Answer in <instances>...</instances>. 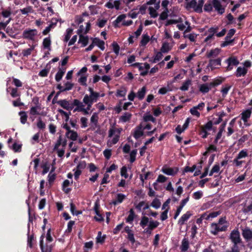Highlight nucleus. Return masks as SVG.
Instances as JSON below:
<instances>
[{
	"instance_id": "nucleus-1",
	"label": "nucleus",
	"mask_w": 252,
	"mask_h": 252,
	"mask_svg": "<svg viewBox=\"0 0 252 252\" xmlns=\"http://www.w3.org/2000/svg\"><path fill=\"white\" fill-rule=\"evenodd\" d=\"M99 97L86 94L83 99V102H81L78 99H74L73 104L76 107L74 108V111L81 112L84 115L90 114V110L93 103L96 102Z\"/></svg>"
},
{
	"instance_id": "nucleus-2",
	"label": "nucleus",
	"mask_w": 252,
	"mask_h": 252,
	"mask_svg": "<svg viewBox=\"0 0 252 252\" xmlns=\"http://www.w3.org/2000/svg\"><path fill=\"white\" fill-rule=\"evenodd\" d=\"M229 223L225 218L220 219L217 223H213L210 226V232L214 235H216L220 231H226L228 227Z\"/></svg>"
},
{
	"instance_id": "nucleus-3",
	"label": "nucleus",
	"mask_w": 252,
	"mask_h": 252,
	"mask_svg": "<svg viewBox=\"0 0 252 252\" xmlns=\"http://www.w3.org/2000/svg\"><path fill=\"white\" fill-rule=\"evenodd\" d=\"M121 131L122 128H117L114 127L110 128L109 130V137L110 139L107 143L108 147H112L118 142Z\"/></svg>"
},
{
	"instance_id": "nucleus-4",
	"label": "nucleus",
	"mask_w": 252,
	"mask_h": 252,
	"mask_svg": "<svg viewBox=\"0 0 252 252\" xmlns=\"http://www.w3.org/2000/svg\"><path fill=\"white\" fill-rule=\"evenodd\" d=\"M204 4V0H191L187 2L186 8L188 10L193 9L196 12L201 13L202 11V7Z\"/></svg>"
},
{
	"instance_id": "nucleus-5",
	"label": "nucleus",
	"mask_w": 252,
	"mask_h": 252,
	"mask_svg": "<svg viewBox=\"0 0 252 252\" xmlns=\"http://www.w3.org/2000/svg\"><path fill=\"white\" fill-rule=\"evenodd\" d=\"M37 33V31L35 29H27L23 32L22 35L25 39L33 40Z\"/></svg>"
},
{
	"instance_id": "nucleus-6",
	"label": "nucleus",
	"mask_w": 252,
	"mask_h": 252,
	"mask_svg": "<svg viewBox=\"0 0 252 252\" xmlns=\"http://www.w3.org/2000/svg\"><path fill=\"white\" fill-rule=\"evenodd\" d=\"M220 82H213L201 85L199 87V91L202 93H208L212 88L219 85Z\"/></svg>"
},
{
	"instance_id": "nucleus-7",
	"label": "nucleus",
	"mask_w": 252,
	"mask_h": 252,
	"mask_svg": "<svg viewBox=\"0 0 252 252\" xmlns=\"http://www.w3.org/2000/svg\"><path fill=\"white\" fill-rule=\"evenodd\" d=\"M230 239L233 244H239L241 242L240 233L238 229L233 230L230 235Z\"/></svg>"
},
{
	"instance_id": "nucleus-8",
	"label": "nucleus",
	"mask_w": 252,
	"mask_h": 252,
	"mask_svg": "<svg viewBox=\"0 0 252 252\" xmlns=\"http://www.w3.org/2000/svg\"><path fill=\"white\" fill-rule=\"evenodd\" d=\"M161 171L166 175L174 176L178 172V169L176 167L172 168L167 165H164L162 167Z\"/></svg>"
},
{
	"instance_id": "nucleus-9",
	"label": "nucleus",
	"mask_w": 252,
	"mask_h": 252,
	"mask_svg": "<svg viewBox=\"0 0 252 252\" xmlns=\"http://www.w3.org/2000/svg\"><path fill=\"white\" fill-rule=\"evenodd\" d=\"M226 62L228 64L226 67V69L227 70H231L233 68V66H236L239 63L237 58L234 57L228 58L227 60H226Z\"/></svg>"
},
{
	"instance_id": "nucleus-10",
	"label": "nucleus",
	"mask_w": 252,
	"mask_h": 252,
	"mask_svg": "<svg viewBox=\"0 0 252 252\" xmlns=\"http://www.w3.org/2000/svg\"><path fill=\"white\" fill-rule=\"evenodd\" d=\"M98 113L96 112L94 113L90 118V125L91 126V127L90 129L92 130H94L95 129V127H96L98 125Z\"/></svg>"
},
{
	"instance_id": "nucleus-11",
	"label": "nucleus",
	"mask_w": 252,
	"mask_h": 252,
	"mask_svg": "<svg viewBox=\"0 0 252 252\" xmlns=\"http://www.w3.org/2000/svg\"><path fill=\"white\" fill-rule=\"evenodd\" d=\"M218 28H211L206 32V34L208 35L204 40V41L207 42L214 39V34L217 32Z\"/></svg>"
},
{
	"instance_id": "nucleus-12",
	"label": "nucleus",
	"mask_w": 252,
	"mask_h": 252,
	"mask_svg": "<svg viewBox=\"0 0 252 252\" xmlns=\"http://www.w3.org/2000/svg\"><path fill=\"white\" fill-rule=\"evenodd\" d=\"M212 4L219 13L222 14L224 12V8L222 7L219 0H212Z\"/></svg>"
},
{
	"instance_id": "nucleus-13",
	"label": "nucleus",
	"mask_w": 252,
	"mask_h": 252,
	"mask_svg": "<svg viewBox=\"0 0 252 252\" xmlns=\"http://www.w3.org/2000/svg\"><path fill=\"white\" fill-rule=\"evenodd\" d=\"M221 65V59L218 58L216 59H211L208 66L210 67L212 70H213Z\"/></svg>"
},
{
	"instance_id": "nucleus-14",
	"label": "nucleus",
	"mask_w": 252,
	"mask_h": 252,
	"mask_svg": "<svg viewBox=\"0 0 252 252\" xmlns=\"http://www.w3.org/2000/svg\"><path fill=\"white\" fill-rule=\"evenodd\" d=\"M90 29V24L89 22L85 23V26L81 25L77 31V33L79 34H86Z\"/></svg>"
},
{
	"instance_id": "nucleus-15",
	"label": "nucleus",
	"mask_w": 252,
	"mask_h": 252,
	"mask_svg": "<svg viewBox=\"0 0 252 252\" xmlns=\"http://www.w3.org/2000/svg\"><path fill=\"white\" fill-rule=\"evenodd\" d=\"M242 235L247 241L251 240L252 239V230L246 227L242 230Z\"/></svg>"
},
{
	"instance_id": "nucleus-16",
	"label": "nucleus",
	"mask_w": 252,
	"mask_h": 252,
	"mask_svg": "<svg viewBox=\"0 0 252 252\" xmlns=\"http://www.w3.org/2000/svg\"><path fill=\"white\" fill-rule=\"evenodd\" d=\"M98 209H99V205L97 202H95L94 209V211L96 214V216H94V219L96 221H102L103 220V218L102 217L101 215L99 213Z\"/></svg>"
},
{
	"instance_id": "nucleus-17",
	"label": "nucleus",
	"mask_w": 252,
	"mask_h": 252,
	"mask_svg": "<svg viewBox=\"0 0 252 252\" xmlns=\"http://www.w3.org/2000/svg\"><path fill=\"white\" fill-rule=\"evenodd\" d=\"M220 51V50L219 48L211 50L206 53V56L208 58H215L219 55Z\"/></svg>"
},
{
	"instance_id": "nucleus-18",
	"label": "nucleus",
	"mask_w": 252,
	"mask_h": 252,
	"mask_svg": "<svg viewBox=\"0 0 252 252\" xmlns=\"http://www.w3.org/2000/svg\"><path fill=\"white\" fill-rule=\"evenodd\" d=\"M143 134V129L141 125L137 126L134 131L133 136L135 139H138Z\"/></svg>"
},
{
	"instance_id": "nucleus-19",
	"label": "nucleus",
	"mask_w": 252,
	"mask_h": 252,
	"mask_svg": "<svg viewBox=\"0 0 252 252\" xmlns=\"http://www.w3.org/2000/svg\"><path fill=\"white\" fill-rule=\"evenodd\" d=\"M159 7V5L158 3L154 4V6H152L149 7V13L152 17L155 18L158 16L157 10L158 9Z\"/></svg>"
},
{
	"instance_id": "nucleus-20",
	"label": "nucleus",
	"mask_w": 252,
	"mask_h": 252,
	"mask_svg": "<svg viewBox=\"0 0 252 252\" xmlns=\"http://www.w3.org/2000/svg\"><path fill=\"white\" fill-rule=\"evenodd\" d=\"M190 212L188 211L186 214H184L178 220V224L180 225H183L186 221H187L190 217L191 216Z\"/></svg>"
},
{
	"instance_id": "nucleus-21",
	"label": "nucleus",
	"mask_w": 252,
	"mask_h": 252,
	"mask_svg": "<svg viewBox=\"0 0 252 252\" xmlns=\"http://www.w3.org/2000/svg\"><path fill=\"white\" fill-rule=\"evenodd\" d=\"M126 14H121L117 17L116 19L113 22V25L115 27H120V23L121 22H123L125 18H126Z\"/></svg>"
},
{
	"instance_id": "nucleus-22",
	"label": "nucleus",
	"mask_w": 252,
	"mask_h": 252,
	"mask_svg": "<svg viewBox=\"0 0 252 252\" xmlns=\"http://www.w3.org/2000/svg\"><path fill=\"white\" fill-rule=\"evenodd\" d=\"M247 72L248 69L245 67L239 66L236 70V76L237 77L244 76Z\"/></svg>"
},
{
	"instance_id": "nucleus-23",
	"label": "nucleus",
	"mask_w": 252,
	"mask_h": 252,
	"mask_svg": "<svg viewBox=\"0 0 252 252\" xmlns=\"http://www.w3.org/2000/svg\"><path fill=\"white\" fill-rule=\"evenodd\" d=\"M79 38L78 43L81 44L82 47H85L88 43L89 37L88 36H84L83 34L79 35Z\"/></svg>"
},
{
	"instance_id": "nucleus-24",
	"label": "nucleus",
	"mask_w": 252,
	"mask_h": 252,
	"mask_svg": "<svg viewBox=\"0 0 252 252\" xmlns=\"http://www.w3.org/2000/svg\"><path fill=\"white\" fill-rule=\"evenodd\" d=\"M132 66L138 67L141 71L144 69L149 70L150 67V65L147 63H144L143 64L140 63H135L132 64Z\"/></svg>"
},
{
	"instance_id": "nucleus-25",
	"label": "nucleus",
	"mask_w": 252,
	"mask_h": 252,
	"mask_svg": "<svg viewBox=\"0 0 252 252\" xmlns=\"http://www.w3.org/2000/svg\"><path fill=\"white\" fill-rule=\"evenodd\" d=\"M93 42L94 45L98 46L101 50H103L105 48L104 42L97 38L93 39Z\"/></svg>"
},
{
	"instance_id": "nucleus-26",
	"label": "nucleus",
	"mask_w": 252,
	"mask_h": 252,
	"mask_svg": "<svg viewBox=\"0 0 252 252\" xmlns=\"http://www.w3.org/2000/svg\"><path fill=\"white\" fill-rule=\"evenodd\" d=\"M147 89L146 87H143L139 89L136 94V96L139 100H142L144 98L146 93Z\"/></svg>"
},
{
	"instance_id": "nucleus-27",
	"label": "nucleus",
	"mask_w": 252,
	"mask_h": 252,
	"mask_svg": "<svg viewBox=\"0 0 252 252\" xmlns=\"http://www.w3.org/2000/svg\"><path fill=\"white\" fill-rule=\"evenodd\" d=\"M126 88L124 86H122L119 89L117 90L116 96L117 97H124L126 95Z\"/></svg>"
},
{
	"instance_id": "nucleus-28",
	"label": "nucleus",
	"mask_w": 252,
	"mask_h": 252,
	"mask_svg": "<svg viewBox=\"0 0 252 252\" xmlns=\"http://www.w3.org/2000/svg\"><path fill=\"white\" fill-rule=\"evenodd\" d=\"M55 168L53 167L48 176V184L50 186L56 178V174L54 173Z\"/></svg>"
},
{
	"instance_id": "nucleus-29",
	"label": "nucleus",
	"mask_w": 252,
	"mask_h": 252,
	"mask_svg": "<svg viewBox=\"0 0 252 252\" xmlns=\"http://www.w3.org/2000/svg\"><path fill=\"white\" fill-rule=\"evenodd\" d=\"M58 104H59L63 108L69 110L70 109V105L69 102L66 100H60L58 101Z\"/></svg>"
},
{
	"instance_id": "nucleus-30",
	"label": "nucleus",
	"mask_w": 252,
	"mask_h": 252,
	"mask_svg": "<svg viewBox=\"0 0 252 252\" xmlns=\"http://www.w3.org/2000/svg\"><path fill=\"white\" fill-rule=\"evenodd\" d=\"M66 135L67 138L71 139L72 140H76L78 137V134L76 131L73 130H70L66 132Z\"/></svg>"
},
{
	"instance_id": "nucleus-31",
	"label": "nucleus",
	"mask_w": 252,
	"mask_h": 252,
	"mask_svg": "<svg viewBox=\"0 0 252 252\" xmlns=\"http://www.w3.org/2000/svg\"><path fill=\"white\" fill-rule=\"evenodd\" d=\"M51 41L50 37H46L43 39L42 45L45 49L51 50Z\"/></svg>"
},
{
	"instance_id": "nucleus-32",
	"label": "nucleus",
	"mask_w": 252,
	"mask_h": 252,
	"mask_svg": "<svg viewBox=\"0 0 252 252\" xmlns=\"http://www.w3.org/2000/svg\"><path fill=\"white\" fill-rule=\"evenodd\" d=\"M213 122L211 121H209L204 125L201 126L200 129H203L208 132V131L213 129Z\"/></svg>"
},
{
	"instance_id": "nucleus-33",
	"label": "nucleus",
	"mask_w": 252,
	"mask_h": 252,
	"mask_svg": "<svg viewBox=\"0 0 252 252\" xmlns=\"http://www.w3.org/2000/svg\"><path fill=\"white\" fill-rule=\"evenodd\" d=\"M189 247V242L187 239L184 238L182 240V244L181 246V250L182 252H186L188 250Z\"/></svg>"
},
{
	"instance_id": "nucleus-34",
	"label": "nucleus",
	"mask_w": 252,
	"mask_h": 252,
	"mask_svg": "<svg viewBox=\"0 0 252 252\" xmlns=\"http://www.w3.org/2000/svg\"><path fill=\"white\" fill-rule=\"evenodd\" d=\"M184 20L182 17H178L175 19H170L167 21L165 25L168 26L171 24H176L183 23Z\"/></svg>"
},
{
	"instance_id": "nucleus-35",
	"label": "nucleus",
	"mask_w": 252,
	"mask_h": 252,
	"mask_svg": "<svg viewBox=\"0 0 252 252\" xmlns=\"http://www.w3.org/2000/svg\"><path fill=\"white\" fill-rule=\"evenodd\" d=\"M131 116L132 115L130 113L126 112L121 116L120 120L123 123L128 122L130 120Z\"/></svg>"
},
{
	"instance_id": "nucleus-36",
	"label": "nucleus",
	"mask_w": 252,
	"mask_h": 252,
	"mask_svg": "<svg viewBox=\"0 0 252 252\" xmlns=\"http://www.w3.org/2000/svg\"><path fill=\"white\" fill-rule=\"evenodd\" d=\"M191 84V81L189 79L186 80L185 82H184L180 87V90L183 91H186L189 90V86Z\"/></svg>"
},
{
	"instance_id": "nucleus-37",
	"label": "nucleus",
	"mask_w": 252,
	"mask_h": 252,
	"mask_svg": "<svg viewBox=\"0 0 252 252\" xmlns=\"http://www.w3.org/2000/svg\"><path fill=\"white\" fill-rule=\"evenodd\" d=\"M252 111L250 109H247L242 113V119L244 122L247 121L248 118L251 116Z\"/></svg>"
},
{
	"instance_id": "nucleus-38",
	"label": "nucleus",
	"mask_w": 252,
	"mask_h": 252,
	"mask_svg": "<svg viewBox=\"0 0 252 252\" xmlns=\"http://www.w3.org/2000/svg\"><path fill=\"white\" fill-rule=\"evenodd\" d=\"M171 49V46L170 45L169 43L165 42L163 43L162 46L161 48V52L162 53H167Z\"/></svg>"
},
{
	"instance_id": "nucleus-39",
	"label": "nucleus",
	"mask_w": 252,
	"mask_h": 252,
	"mask_svg": "<svg viewBox=\"0 0 252 252\" xmlns=\"http://www.w3.org/2000/svg\"><path fill=\"white\" fill-rule=\"evenodd\" d=\"M20 11L21 13L24 15H27L29 13H32L33 12L32 7L31 6H27L23 9H21Z\"/></svg>"
},
{
	"instance_id": "nucleus-40",
	"label": "nucleus",
	"mask_w": 252,
	"mask_h": 252,
	"mask_svg": "<svg viewBox=\"0 0 252 252\" xmlns=\"http://www.w3.org/2000/svg\"><path fill=\"white\" fill-rule=\"evenodd\" d=\"M198 34L194 33H191L189 34H184L185 38H188L191 42H195L197 38Z\"/></svg>"
},
{
	"instance_id": "nucleus-41",
	"label": "nucleus",
	"mask_w": 252,
	"mask_h": 252,
	"mask_svg": "<svg viewBox=\"0 0 252 252\" xmlns=\"http://www.w3.org/2000/svg\"><path fill=\"white\" fill-rule=\"evenodd\" d=\"M64 72L65 69H59L55 76V79L57 82L60 81L62 79Z\"/></svg>"
},
{
	"instance_id": "nucleus-42",
	"label": "nucleus",
	"mask_w": 252,
	"mask_h": 252,
	"mask_svg": "<svg viewBox=\"0 0 252 252\" xmlns=\"http://www.w3.org/2000/svg\"><path fill=\"white\" fill-rule=\"evenodd\" d=\"M105 239V235L102 236L101 232L99 231L96 238V243L102 244L104 242Z\"/></svg>"
},
{
	"instance_id": "nucleus-43",
	"label": "nucleus",
	"mask_w": 252,
	"mask_h": 252,
	"mask_svg": "<svg viewBox=\"0 0 252 252\" xmlns=\"http://www.w3.org/2000/svg\"><path fill=\"white\" fill-rule=\"evenodd\" d=\"M20 116V121L22 124H25L27 120V115L24 111H21L19 113Z\"/></svg>"
},
{
	"instance_id": "nucleus-44",
	"label": "nucleus",
	"mask_w": 252,
	"mask_h": 252,
	"mask_svg": "<svg viewBox=\"0 0 252 252\" xmlns=\"http://www.w3.org/2000/svg\"><path fill=\"white\" fill-rule=\"evenodd\" d=\"M34 49V46H32L30 48L25 49L22 51V54L24 56H28L30 55L32 52L33 51Z\"/></svg>"
},
{
	"instance_id": "nucleus-45",
	"label": "nucleus",
	"mask_w": 252,
	"mask_h": 252,
	"mask_svg": "<svg viewBox=\"0 0 252 252\" xmlns=\"http://www.w3.org/2000/svg\"><path fill=\"white\" fill-rule=\"evenodd\" d=\"M149 220L148 218L146 217H143L141 218L140 225L141 226H142L143 228H144L148 223H149Z\"/></svg>"
},
{
	"instance_id": "nucleus-46",
	"label": "nucleus",
	"mask_w": 252,
	"mask_h": 252,
	"mask_svg": "<svg viewBox=\"0 0 252 252\" xmlns=\"http://www.w3.org/2000/svg\"><path fill=\"white\" fill-rule=\"evenodd\" d=\"M220 214L219 212H213L212 213H209V214L206 213V217L207 218V220H209L213 218H215L217 217Z\"/></svg>"
},
{
	"instance_id": "nucleus-47",
	"label": "nucleus",
	"mask_w": 252,
	"mask_h": 252,
	"mask_svg": "<svg viewBox=\"0 0 252 252\" xmlns=\"http://www.w3.org/2000/svg\"><path fill=\"white\" fill-rule=\"evenodd\" d=\"M248 156L247 150L245 149L241 150L238 154L236 158L239 159L245 158Z\"/></svg>"
},
{
	"instance_id": "nucleus-48",
	"label": "nucleus",
	"mask_w": 252,
	"mask_h": 252,
	"mask_svg": "<svg viewBox=\"0 0 252 252\" xmlns=\"http://www.w3.org/2000/svg\"><path fill=\"white\" fill-rule=\"evenodd\" d=\"M189 112L194 117L199 118L200 116V111L199 110L191 108L189 110Z\"/></svg>"
},
{
	"instance_id": "nucleus-49",
	"label": "nucleus",
	"mask_w": 252,
	"mask_h": 252,
	"mask_svg": "<svg viewBox=\"0 0 252 252\" xmlns=\"http://www.w3.org/2000/svg\"><path fill=\"white\" fill-rule=\"evenodd\" d=\"M167 178L164 176L162 175H159L158 176L156 182L154 184V185L155 186L158 183H164L167 180Z\"/></svg>"
},
{
	"instance_id": "nucleus-50",
	"label": "nucleus",
	"mask_w": 252,
	"mask_h": 252,
	"mask_svg": "<svg viewBox=\"0 0 252 252\" xmlns=\"http://www.w3.org/2000/svg\"><path fill=\"white\" fill-rule=\"evenodd\" d=\"M134 218V213L132 209H131L129 211V214L126 219V221L127 222H131L133 220Z\"/></svg>"
},
{
	"instance_id": "nucleus-51",
	"label": "nucleus",
	"mask_w": 252,
	"mask_h": 252,
	"mask_svg": "<svg viewBox=\"0 0 252 252\" xmlns=\"http://www.w3.org/2000/svg\"><path fill=\"white\" fill-rule=\"evenodd\" d=\"M80 124L82 128H86L88 126V119L84 117L80 118Z\"/></svg>"
},
{
	"instance_id": "nucleus-52",
	"label": "nucleus",
	"mask_w": 252,
	"mask_h": 252,
	"mask_svg": "<svg viewBox=\"0 0 252 252\" xmlns=\"http://www.w3.org/2000/svg\"><path fill=\"white\" fill-rule=\"evenodd\" d=\"M220 167L219 164H215L211 169L209 175L212 176L214 173H218L220 171Z\"/></svg>"
},
{
	"instance_id": "nucleus-53",
	"label": "nucleus",
	"mask_w": 252,
	"mask_h": 252,
	"mask_svg": "<svg viewBox=\"0 0 252 252\" xmlns=\"http://www.w3.org/2000/svg\"><path fill=\"white\" fill-rule=\"evenodd\" d=\"M150 37L147 34H144L142 35V39L141 41L142 45L144 46L148 43L149 41Z\"/></svg>"
},
{
	"instance_id": "nucleus-54",
	"label": "nucleus",
	"mask_w": 252,
	"mask_h": 252,
	"mask_svg": "<svg viewBox=\"0 0 252 252\" xmlns=\"http://www.w3.org/2000/svg\"><path fill=\"white\" fill-rule=\"evenodd\" d=\"M159 225V222L157 221L150 220L148 225V227L152 230L157 227Z\"/></svg>"
},
{
	"instance_id": "nucleus-55",
	"label": "nucleus",
	"mask_w": 252,
	"mask_h": 252,
	"mask_svg": "<svg viewBox=\"0 0 252 252\" xmlns=\"http://www.w3.org/2000/svg\"><path fill=\"white\" fill-rule=\"evenodd\" d=\"M160 205H161V202H160V201L157 198L155 199L153 201V202L151 204V206L156 209L159 208L160 207Z\"/></svg>"
},
{
	"instance_id": "nucleus-56",
	"label": "nucleus",
	"mask_w": 252,
	"mask_h": 252,
	"mask_svg": "<svg viewBox=\"0 0 252 252\" xmlns=\"http://www.w3.org/2000/svg\"><path fill=\"white\" fill-rule=\"evenodd\" d=\"M46 125L44 123L40 118H39L37 120V126L38 128L43 129L45 128Z\"/></svg>"
},
{
	"instance_id": "nucleus-57",
	"label": "nucleus",
	"mask_w": 252,
	"mask_h": 252,
	"mask_svg": "<svg viewBox=\"0 0 252 252\" xmlns=\"http://www.w3.org/2000/svg\"><path fill=\"white\" fill-rule=\"evenodd\" d=\"M212 1L205 4L204 9L205 11L210 12L213 9Z\"/></svg>"
},
{
	"instance_id": "nucleus-58",
	"label": "nucleus",
	"mask_w": 252,
	"mask_h": 252,
	"mask_svg": "<svg viewBox=\"0 0 252 252\" xmlns=\"http://www.w3.org/2000/svg\"><path fill=\"white\" fill-rule=\"evenodd\" d=\"M42 168H43L42 174H45L48 172H49V171L50 170V164L49 163L46 162V163H45L42 166Z\"/></svg>"
},
{
	"instance_id": "nucleus-59",
	"label": "nucleus",
	"mask_w": 252,
	"mask_h": 252,
	"mask_svg": "<svg viewBox=\"0 0 252 252\" xmlns=\"http://www.w3.org/2000/svg\"><path fill=\"white\" fill-rule=\"evenodd\" d=\"M162 57H163V55L162 54L161 52L157 53V54L156 55V56H155L154 59L153 61H152V62L153 63H156L157 62L160 60L162 59Z\"/></svg>"
},
{
	"instance_id": "nucleus-60",
	"label": "nucleus",
	"mask_w": 252,
	"mask_h": 252,
	"mask_svg": "<svg viewBox=\"0 0 252 252\" xmlns=\"http://www.w3.org/2000/svg\"><path fill=\"white\" fill-rule=\"evenodd\" d=\"M138 14L139 13L138 12H136L134 9H133L128 13L127 16L131 18L134 19L137 17Z\"/></svg>"
},
{
	"instance_id": "nucleus-61",
	"label": "nucleus",
	"mask_w": 252,
	"mask_h": 252,
	"mask_svg": "<svg viewBox=\"0 0 252 252\" xmlns=\"http://www.w3.org/2000/svg\"><path fill=\"white\" fill-rule=\"evenodd\" d=\"M205 104L204 102H201L199 103L197 105L192 107L193 109L199 110V111H202L205 108Z\"/></svg>"
},
{
	"instance_id": "nucleus-62",
	"label": "nucleus",
	"mask_w": 252,
	"mask_h": 252,
	"mask_svg": "<svg viewBox=\"0 0 252 252\" xmlns=\"http://www.w3.org/2000/svg\"><path fill=\"white\" fill-rule=\"evenodd\" d=\"M137 154V150H132L130 153V162H133L135 160L136 155Z\"/></svg>"
},
{
	"instance_id": "nucleus-63",
	"label": "nucleus",
	"mask_w": 252,
	"mask_h": 252,
	"mask_svg": "<svg viewBox=\"0 0 252 252\" xmlns=\"http://www.w3.org/2000/svg\"><path fill=\"white\" fill-rule=\"evenodd\" d=\"M112 45L113 47V50L114 52L116 55H118L119 53V51H120V47H119V45L116 42H113L112 43Z\"/></svg>"
},
{
	"instance_id": "nucleus-64",
	"label": "nucleus",
	"mask_w": 252,
	"mask_h": 252,
	"mask_svg": "<svg viewBox=\"0 0 252 252\" xmlns=\"http://www.w3.org/2000/svg\"><path fill=\"white\" fill-rule=\"evenodd\" d=\"M103 155L105 157V158L107 159H109L110 158V157L111 156V155H112L111 150H110V149H105L103 151Z\"/></svg>"
}]
</instances>
